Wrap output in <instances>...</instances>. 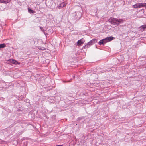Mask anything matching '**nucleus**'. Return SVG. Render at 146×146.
Segmentation results:
<instances>
[{"mask_svg": "<svg viewBox=\"0 0 146 146\" xmlns=\"http://www.w3.org/2000/svg\"><path fill=\"white\" fill-rule=\"evenodd\" d=\"M11 0H0V3L7 4L11 1Z\"/></svg>", "mask_w": 146, "mask_h": 146, "instance_id": "39448f33", "label": "nucleus"}, {"mask_svg": "<svg viewBox=\"0 0 146 146\" xmlns=\"http://www.w3.org/2000/svg\"><path fill=\"white\" fill-rule=\"evenodd\" d=\"M11 62L15 64H20L19 62L14 60H12Z\"/></svg>", "mask_w": 146, "mask_h": 146, "instance_id": "6e6552de", "label": "nucleus"}, {"mask_svg": "<svg viewBox=\"0 0 146 146\" xmlns=\"http://www.w3.org/2000/svg\"><path fill=\"white\" fill-rule=\"evenodd\" d=\"M146 6V3H137L133 6V7L134 8H140L141 7Z\"/></svg>", "mask_w": 146, "mask_h": 146, "instance_id": "f03ea898", "label": "nucleus"}, {"mask_svg": "<svg viewBox=\"0 0 146 146\" xmlns=\"http://www.w3.org/2000/svg\"><path fill=\"white\" fill-rule=\"evenodd\" d=\"M110 21L111 24L114 25L117 24V19L116 18H111L110 19Z\"/></svg>", "mask_w": 146, "mask_h": 146, "instance_id": "7ed1b4c3", "label": "nucleus"}, {"mask_svg": "<svg viewBox=\"0 0 146 146\" xmlns=\"http://www.w3.org/2000/svg\"><path fill=\"white\" fill-rule=\"evenodd\" d=\"M123 20L121 19H117V25H119L121 23H123Z\"/></svg>", "mask_w": 146, "mask_h": 146, "instance_id": "0eeeda50", "label": "nucleus"}, {"mask_svg": "<svg viewBox=\"0 0 146 146\" xmlns=\"http://www.w3.org/2000/svg\"><path fill=\"white\" fill-rule=\"evenodd\" d=\"M6 46V45L5 44H0V48H3Z\"/></svg>", "mask_w": 146, "mask_h": 146, "instance_id": "9d476101", "label": "nucleus"}, {"mask_svg": "<svg viewBox=\"0 0 146 146\" xmlns=\"http://www.w3.org/2000/svg\"><path fill=\"white\" fill-rule=\"evenodd\" d=\"M114 38L113 37H107L104 39H103L100 40L99 42V44L100 45H101L102 44L104 45L106 43L111 41Z\"/></svg>", "mask_w": 146, "mask_h": 146, "instance_id": "f257e3e1", "label": "nucleus"}, {"mask_svg": "<svg viewBox=\"0 0 146 146\" xmlns=\"http://www.w3.org/2000/svg\"><path fill=\"white\" fill-rule=\"evenodd\" d=\"M90 45L89 44L88 42L84 46V48H88L90 47Z\"/></svg>", "mask_w": 146, "mask_h": 146, "instance_id": "9b49d317", "label": "nucleus"}, {"mask_svg": "<svg viewBox=\"0 0 146 146\" xmlns=\"http://www.w3.org/2000/svg\"><path fill=\"white\" fill-rule=\"evenodd\" d=\"M96 42V39H94L91 40L90 41L88 42V43L91 45H93Z\"/></svg>", "mask_w": 146, "mask_h": 146, "instance_id": "423d86ee", "label": "nucleus"}, {"mask_svg": "<svg viewBox=\"0 0 146 146\" xmlns=\"http://www.w3.org/2000/svg\"><path fill=\"white\" fill-rule=\"evenodd\" d=\"M85 42V40L83 39H81L78 40L77 42V45L79 46L80 45L82 44Z\"/></svg>", "mask_w": 146, "mask_h": 146, "instance_id": "20e7f679", "label": "nucleus"}, {"mask_svg": "<svg viewBox=\"0 0 146 146\" xmlns=\"http://www.w3.org/2000/svg\"><path fill=\"white\" fill-rule=\"evenodd\" d=\"M28 11L30 13H35V12L33 10H32L30 8L28 9Z\"/></svg>", "mask_w": 146, "mask_h": 146, "instance_id": "1a4fd4ad", "label": "nucleus"}, {"mask_svg": "<svg viewBox=\"0 0 146 146\" xmlns=\"http://www.w3.org/2000/svg\"><path fill=\"white\" fill-rule=\"evenodd\" d=\"M141 27L143 28V29H145L146 28V25H143L141 26Z\"/></svg>", "mask_w": 146, "mask_h": 146, "instance_id": "ddd939ff", "label": "nucleus"}, {"mask_svg": "<svg viewBox=\"0 0 146 146\" xmlns=\"http://www.w3.org/2000/svg\"><path fill=\"white\" fill-rule=\"evenodd\" d=\"M65 5V3H62L60 4V6L61 7H64Z\"/></svg>", "mask_w": 146, "mask_h": 146, "instance_id": "f8f14e48", "label": "nucleus"}]
</instances>
